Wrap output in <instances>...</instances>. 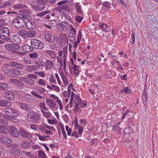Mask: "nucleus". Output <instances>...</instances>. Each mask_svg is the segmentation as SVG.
Returning a JSON list of instances; mask_svg holds the SVG:
<instances>
[{"label":"nucleus","mask_w":158,"mask_h":158,"mask_svg":"<svg viewBox=\"0 0 158 158\" xmlns=\"http://www.w3.org/2000/svg\"><path fill=\"white\" fill-rule=\"evenodd\" d=\"M5 114L3 115L4 118L12 122H16L18 121L15 117H18L19 114L15 109L7 108L4 109Z\"/></svg>","instance_id":"nucleus-1"},{"label":"nucleus","mask_w":158,"mask_h":158,"mask_svg":"<svg viewBox=\"0 0 158 158\" xmlns=\"http://www.w3.org/2000/svg\"><path fill=\"white\" fill-rule=\"evenodd\" d=\"M48 3L47 0H35L31 3L32 9L37 11L43 10L45 5Z\"/></svg>","instance_id":"nucleus-2"},{"label":"nucleus","mask_w":158,"mask_h":158,"mask_svg":"<svg viewBox=\"0 0 158 158\" xmlns=\"http://www.w3.org/2000/svg\"><path fill=\"white\" fill-rule=\"evenodd\" d=\"M0 37L5 41L10 42L11 39L10 37V31L7 28L4 27L0 30Z\"/></svg>","instance_id":"nucleus-3"},{"label":"nucleus","mask_w":158,"mask_h":158,"mask_svg":"<svg viewBox=\"0 0 158 158\" xmlns=\"http://www.w3.org/2000/svg\"><path fill=\"white\" fill-rule=\"evenodd\" d=\"M27 118L30 122L37 123L40 119V115L35 112L30 113L27 116Z\"/></svg>","instance_id":"nucleus-4"},{"label":"nucleus","mask_w":158,"mask_h":158,"mask_svg":"<svg viewBox=\"0 0 158 158\" xmlns=\"http://www.w3.org/2000/svg\"><path fill=\"white\" fill-rule=\"evenodd\" d=\"M6 49L12 52L16 53L17 51L19 50L20 47V45L17 44H6L5 45Z\"/></svg>","instance_id":"nucleus-5"},{"label":"nucleus","mask_w":158,"mask_h":158,"mask_svg":"<svg viewBox=\"0 0 158 158\" xmlns=\"http://www.w3.org/2000/svg\"><path fill=\"white\" fill-rule=\"evenodd\" d=\"M31 44L33 48L40 49H43L44 47L43 43L36 39H31Z\"/></svg>","instance_id":"nucleus-6"},{"label":"nucleus","mask_w":158,"mask_h":158,"mask_svg":"<svg viewBox=\"0 0 158 158\" xmlns=\"http://www.w3.org/2000/svg\"><path fill=\"white\" fill-rule=\"evenodd\" d=\"M25 20H23V19L19 18L15 19L12 24L13 26L17 28H20L23 27L25 25Z\"/></svg>","instance_id":"nucleus-7"},{"label":"nucleus","mask_w":158,"mask_h":158,"mask_svg":"<svg viewBox=\"0 0 158 158\" xmlns=\"http://www.w3.org/2000/svg\"><path fill=\"white\" fill-rule=\"evenodd\" d=\"M7 76L13 77H16L18 76L21 75L20 70L16 69H10Z\"/></svg>","instance_id":"nucleus-8"},{"label":"nucleus","mask_w":158,"mask_h":158,"mask_svg":"<svg viewBox=\"0 0 158 158\" xmlns=\"http://www.w3.org/2000/svg\"><path fill=\"white\" fill-rule=\"evenodd\" d=\"M9 132L12 136L17 137L19 136V132L17 129L15 127L11 126L9 128Z\"/></svg>","instance_id":"nucleus-9"},{"label":"nucleus","mask_w":158,"mask_h":158,"mask_svg":"<svg viewBox=\"0 0 158 158\" xmlns=\"http://www.w3.org/2000/svg\"><path fill=\"white\" fill-rule=\"evenodd\" d=\"M19 134L21 136L28 139H30L31 137V133L23 128H21L19 129Z\"/></svg>","instance_id":"nucleus-10"},{"label":"nucleus","mask_w":158,"mask_h":158,"mask_svg":"<svg viewBox=\"0 0 158 158\" xmlns=\"http://www.w3.org/2000/svg\"><path fill=\"white\" fill-rule=\"evenodd\" d=\"M47 103H48V106L51 108L53 109L55 108L56 106L57 108L58 106L56 103L54 101L51 99L47 98L46 100Z\"/></svg>","instance_id":"nucleus-11"},{"label":"nucleus","mask_w":158,"mask_h":158,"mask_svg":"<svg viewBox=\"0 0 158 158\" xmlns=\"http://www.w3.org/2000/svg\"><path fill=\"white\" fill-rule=\"evenodd\" d=\"M4 95V96L9 100H12L15 98L14 93L10 91L5 92Z\"/></svg>","instance_id":"nucleus-12"},{"label":"nucleus","mask_w":158,"mask_h":158,"mask_svg":"<svg viewBox=\"0 0 158 158\" xmlns=\"http://www.w3.org/2000/svg\"><path fill=\"white\" fill-rule=\"evenodd\" d=\"M45 39L50 43H52L55 41V38L53 35L50 33H47L45 35Z\"/></svg>","instance_id":"nucleus-13"},{"label":"nucleus","mask_w":158,"mask_h":158,"mask_svg":"<svg viewBox=\"0 0 158 158\" xmlns=\"http://www.w3.org/2000/svg\"><path fill=\"white\" fill-rule=\"evenodd\" d=\"M25 22L27 27L28 29H33L36 27V23L32 21L28 20Z\"/></svg>","instance_id":"nucleus-14"},{"label":"nucleus","mask_w":158,"mask_h":158,"mask_svg":"<svg viewBox=\"0 0 158 158\" xmlns=\"http://www.w3.org/2000/svg\"><path fill=\"white\" fill-rule=\"evenodd\" d=\"M10 65L11 67L13 68L19 69H22L23 67V64L15 61L10 62Z\"/></svg>","instance_id":"nucleus-15"},{"label":"nucleus","mask_w":158,"mask_h":158,"mask_svg":"<svg viewBox=\"0 0 158 158\" xmlns=\"http://www.w3.org/2000/svg\"><path fill=\"white\" fill-rule=\"evenodd\" d=\"M21 50L23 52H29L33 51V49L31 47L27 44L24 45H23L21 48Z\"/></svg>","instance_id":"nucleus-16"},{"label":"nucleus","mask_w":158,"mask_h":158,"mask_svg":"<svg viewBox=\"0 0 158 158\" xmlns=\"http://www.w3.org/2000/svg\"><path fill=\"white\" fill-rule=\"evenodd\" d=\"M26 39L33 37L36 34V31L33 30H30L28 31H26Z\"/></svg>","instance_id":"nucleus-17"},{"label":"nucleus","mask_w":158,"mask_h":158,"mask_svg":"<svg viewBox=\"0 0 158 158\" xmlns=\"http://www.w3.org/2000/svg\"><path fill=\"white\" fill-rule=\"evenodd\" d=\"M12 140L9 138L6 137H2L0 138V142L3 144L10 143H11Z\"/></svg>","instance_id":"nucleus-18"},{"label":"nucleus","mask_w":158,"mask_h":158,"mask_svg":"<svg viewBox=\"0 0 158 158\" xmlns=\"http://www.w3.org/2000/svg\"><path fill=\"white\" fill-rule=\"evenodd\" d=\"M11 105L10 102L9 101L6 100H0V106L9 107Z\"/></svg>","instance_id":"nucleus-19"},{"label":"nucleus","mask_w":158,"mask_h":158,"mask_svg":"<svg viewBox=\"0 0 158 158\" xmlns=\"http://www.w3.org/2000/svg\"><path fill=\"white\" fill-rule=\"evenodd\" d=\"M10 126H1L0 127V133L2 134H6L9 132Z\"/></svg>","instance_id":"nucleus-20"},{"label":"nucleus","mask_w":158,"mask_h":158,"mask_svg":"<svg viewBox=\"0 0 158 158\" xmlns=\"http://www.w3.org/2000/svg\"><path fill=\"white\" fill-rule=\"evenodd\" d=\"M25 7H26L25 5H22V4H17L15 5L14 7L13 8L14 9H21L19 10V11H23V12H25L26 11L27 12V13L28 12H29V11L28 10H27V11H23V8ZM23 10H24L23 9Z\"/></svg>","instance_id":"nucleus-21"},{"label":"nucleus","mask_w":158,"mask_h":158,"mask_svg":"<svg viewBox=\"0 0 158 158\" xmlns=\"http://www.w3.org/2000/svg\"><path fill=\"white\" fill-rule=\"evenodd\" d=\"M19 18H21V19H23V20H27L28 21L31 20L32 19V17L30 15L25 14L22 15L20 14Z\"/></svg>","instance_id":"nucleus-22"},{"label":"nucleus","mask_w":158,"mask_h":158,"mask_svg":"<svg viewBox=\"0 0 158 158\" xmlns=\"http://www.w3.org/2000/svg\"><path fill=\"white\" fill-rule=\"evenodd\" d=\"M75 5L77 12L80 15H82L83 12L81 10V6L79 4V3H75Z\"/></svg>","instance_id":"nucleus-23"},{"label":"nucleus","mask_w":158,"mask_h":158,"mask_svg":"<svg viewBox=\"0 0 158 158\" xmlns=\"http://www.w3.org/2000/svg\"><path fill=\"white\" fill-rule=\"evenodd\" d=\"M19 104L21 108L25 109L27 111H28L31 109L30 106L27 104L19 102Z\"/></svg>","instance_id":"nucleus-24"},{"label":"nucleus","mask_w":158,"mask_h":158,"mask_svg":"<svg viewBox=\"0 0 158 158\" xmlns=\"http://www.w3.org/2000/svg\"><path fill=\"white\" fill-rule=\"evenodd\" d=\"M8 85L5 83H0V90H7L9 89Z\"/></svg>","instance_id":"nucleus-25"},{"label":"nucleus","mask_w":158,"mask_h":158,"mask_svg":"<svg viewBox=\"0 0 158 158\" xmlns=\"http://www.w3.org/2000/svg\"><path fill=\"white\" fill-rule=\"evenodd\" d=\"M60 76L62 78L64 84L65 85H67L69 84L68 79L66 76L64 74L63 72L60 74Z\"/></svg>","instance_id":"nucleus-26"},{"label":"nucleus","mask_w":158,"mask_h":158,"mask_svg":"<svg viewBox=\"0 0 158 158\" xmlns=\"http://www.w3.org/2000/svg\"><path fill=\"white\" fill-rule=\"evenodd\" d=\"M22 146L26 149L29 148L31 145V143L28 141H23L21 142Z\"/></svg>","instance_id":"nucleus-27"},{"label":"nucleus","mask_w":158,"mask_h":158,"mask_svg":"<svg viewBox=\"0 0 158 158\" xmlns=\"http://www.w3.org/2000/svg\"><path fill=\"white\" fill-rule=\"evenodd\" d=\"M30 65H27V68L30 69L31 70L33 71L39 69V65H31V63H30Z\"/></svg>","instance_id":"nucleus-28"},{"label":"nucleus","mask_w":158,"mask_h":158,"mask_svg":"<svg viewBox=\"0 0 158 158\" xmlns=\"http://www.w3.org/2000/svg\"><path fill=\"white\" fill-rule=\"evenodd\" d=\"M25 97L26 100L32 103L34 101V98L31 95L26 94L25 95Z\"/></svg>","instance_id":"nucleus-29"},{"label":"nucleus","mask_w":158,"mask_h":158,"mask_svg":"<svg viewBox=\"0 0 158 158\" xmlns=\"http://www.w3.org/2000/svg\"><path fill=\"white\" fill-rule=\"evenodd\" d=\"M99 27L102 31H104L105 32H107L108 30H106V29H107L108 27L107 25L105 23H101L99 25Z\"/></svg>","instance_id":"nucleus-30"},{"label":"nucleus","mask_w":158,"mask_h":158,"mask_svg":"<svg viewBox=\"0 0 158 158\" xmlns=\"http://www.w3.org/2000/svg\"><path fill=\"white\" fill-rule=\"evenodd\" d=\"M26 31L25 30H21L18 32L19 34L24 39H26Z\"/></svg>","instance_id":"nucleus-31"},{"label":"nucleus","mask_w":158,"mask_h":158,"mask_svg":"<svg viewBox=\"0 0 158 158\" xmlns=\"http://www.w3.org/2000/svg\"><path fill=\"white\" fill-rule=\"evenodd\" d=\"M53 65L54 64L52 62V61L49 60H46V66H47V69H50L51 68Z\"/></svg>","instance_id":"nucleus-32"},{"label":"nucleus","mask_w":158,"mask_h":158,"mask_svg":"<svg viewBox=\"0 0 158 158\" xmlns=\"http://www.w3.org/2000/svg\"><path fill=\"white\" fill-rule=\"evenodd\" d=\"M120 91L122 93L124 92L126 94H128L130 93L131 90L128 87H126L124 88V89H121Z\"/></svg>","instance_id":"nucleus-33"},{"label":"nucleus","mask_w":158,"mask_h":158,"mask_svg":"<svg viewBox=\"0 0 158 158\" xmlns=\"http://www.w3.org/2000/svg\"><path fill=\"white\" fill-rule=\"evenodd\" d=\"M102 5L107 9H110L111 7V4L107 1L103 2Z\"/></svg>","instance_id":"nucleus-34"},{"label":"nucleus","mask_w":158,"mask_h":158,"mask_svg":"<svg viewBox=\"0 0 158 158\" xmlns=\"http://www.w3.org/2000/svg\"><path fill=\"white\" fill-rule=\"evenodd\" d=\"M38 156L40 158H45L46 157V154L41 150L39 151Z\"/></svg>","instance_id":"nucleus-35"},{"label":"nucleus","mask_w":158,"mask_h":158,"mask_svg":"<svg viewBox=\"0 0 158 158\" xmlns=\"http://www.w3.org/2000/svg\"><path fill=\"white\" fill-rule=\"evenodd\" d=\"M6 118H0V123L2 124L6 125L8 124V119H6Z\"/></svg>","instance_id":"nucleus-36"},{"label":"nucleus","mask_w":158,"mask_h":158,"mask_svg":"<svg viewBox=\"0 0 158 158\" xmlns=\"http://www.w3.org/2000/svg\"><path fill=\"white\" fill-rule=\"evenodd\" d=\"M79 105L81 106V108H83L86 106L87 105V103L85 101H82L81 100L78 102Z\"/></svg>","instance_id":"nucleus-37"},{"label":"nucleus","mask_w":158,"mask_h":158,"mask_svg":"<svg viewBox=\"0 0 158 158\" xmlns=\"http://www.w3.org/2000/svg\"><path fill=\"white\" fill-rule=\"evenodd\" d=\"M13 3L12 2H6L4 3L2 5H0V8H5L6 6H8L11 5Z\"/></svg>","instance_id":"nucleus-38"},{"label":"nucleus","mask_w":158,"mask_h":158,"mask_svg":"<svg viewBox=\"0 0 158 158\" xmlns=\"http://www.w3.org/2000/svg\"><path fill=\"white\" fill-rule=\"evenodd\" d=\"M41 111L44 115L46 118L50 117L51 116V114L50 113H49L42 110H41Z\"/></svg>","instance_id":"nucleus-39"},{"label":"nucleus","mask_w":158,"mask_h":158,"mask_svg":"<svg viewBox=\"0 0 158 158\" xmlns=\"http://www.w3.org/2000/svg\"><path fill=\"white\" fill-rule=\"evenodd\" d=\"M37 91L39 93H43L46 90L44 88H42L41 87H38L37 88Z\"/></svg>","instance_id":"nucleus-40"},{"label":"nucleus","mask_w":158,"mask_h":158,"mask_svg":"<svg viewBox=\"0 0 158 158\" xmlns=\"http://www.w3.org/2000/svg\"><path fill=\"white\" fill-rule=\"evenodd\" d=\"M68 35L69 38V40L73 44L75 42V36H73L71 33L68 34Z\"/></svg>","instance_id":"nucleus-41"},{"label":"nucleus","mask_w":158,"mask_h":158,"mask_svg":"<svg viewBox=\"0 0 158 158\" xmlns=\"http://www.w3.org/2000/svg\"><path fill=\"white\" fill-rule=\"evenodd\" d=\"M69 22L67 21L63 22L62 23H58V25L61 27H65L67 25H69Z\"/></svg>","instance_id":"nucleus-42"},{"label":"nucleus","mask_w":158,"mask_h":158,"mask_svg":"<svg viewBox=\"0 0 158 158\" xmlns=\"http://www.w3.org/2000/svg\"><path fill=\"white\" fill-rule=\"evenodd\" d=\"M48 13V11L47 10H45L43 11L42 12H39L37 14V15L38 16L42 17L44 15H45Z\"/></svg>","instance_id":"nucleus-43"},{"label":"nucleus","mask_w":158,"mask_h":158,"mask_svg":"<svg viewBox=\"0 0 158 158\" xmlns=\"http://www.w3.org/2000/svg\"><path fill=\"white\" fill-rule=\"evenodd\" d=\"M30 58L32 59H35L38 57V55L36 52H34L29 54Z\"/></svg>","instance_id":"nucleus-44"},{"label":"nucleus","mask_w":158,"mask_h":158,"mask_svg":"<svg viewBox=\"0 0 158 158\" xmlns=\"http://www.w3.org/2000/svg\"><path fill=\"white\" fill-rule=\"evenodd\" d=\"M71 28H70L69 30L72 32H69L68 34H70V33L72 34V35L73 36H75V34H76V31L75 29L72 27V26L71 25Z\"/></svg>","instance_id":"nucleus-45"},{"label":"nucleus","mask_w":158,"mask_h":158,"mask_svg":"<svg viewBox=\"0 0 158 158\" xmlns=\"http://www.w3.org/2000/svg\"><path fill=\"white\" fill-rule=\"evenodd\" d=\"M40 107L43 109L45 110H48V109L46 108V105L44 102L40 103Z\"/></svg>","instance_id":"nucleus-46"},{"label":"nucleus","mask_w":158,"mask_h":158,"mask_svg":"<svg viewBox=\"0 0 158 158\" xmlns=\"http://www.w3.org/2000/svg\"><path fill=\"white\" fill-rule=\"evenodd\" d=\"M10 69L6 67H3L2 68V71L7 75L8 72L9 71Z\"/></svg>","instance_id":"nucleus-47"},{"label":"nucleus","mask_w":158,"mask_h":158,"mask_svg":"<svg viewBox=\"0 0 158 158\" xmlns=\"http://www.w3.org/2000/svg\"><path fill=\"white\" fill-rule=\"evenodd\" d=\"M74 103L75 105L74 106L75 108L74 109V110L75 113H76L79 110L80 108L78 106L79 104H78L76 102H74Z\"/></svg>","instance_id":"nucleus-48"},{"label":"nucleus","mask_w":158,"mask_h":158,"mask_svg":"<svg viewBox=\"0 0 158 158\" xmlns=\"http://www.w3.org/2000/svg\"><path fill=\"white\" fill-rule=\"evenodd\" d=\"M63 10L68 11L69 10V6L66 4H64L61 6Z\"/></svg>","instance_id":"nucleus-49"},{"label":"nucleus","mask_w":158,"mask_h":158,"mask_svg":"<svg viewBox=\"0 0 158 158\" xmlns=\"http://www.w3.org/2000/svg\"><path fill=\"white\" fill-rule=\"evenodd\" d=\"M20 80L23 81L29 84V78H26V77H21L20 78Z\"/></svg>","instance_id":"nucleus-50"},{"label":"nucleus","mask_w":158,"mask_h":158,"mask_svg":"<svg viewBox=\"0 0 158 158\" xmlns=\"http://www.w3.org/2000/svg\"><path fill=\"white\" fill-rule=\"evenodd\" d=\"M83 19V17L79 15H77L75 17L76 20L78 23H80Z\"/></svg>","instance_id":"nucleus-51"},{"label":"nucleus","mask_w":158,"mask_h":158,"mask_svg":"<svg viewBox=\"0 0 158 158\" xmlns=\"http://www.w3.org/2000/svg\"><path fill=\"white\" fill-rule=\"evenodd\" d=\"M78 129V133L79 134L81 135L84 131V127L81 126H80Z\"/></svg>","instance_id":"nucleus-52"},{"label":"nucleus","mask_w":158,"mask_h":158,"mask_svg":"<svg viewBox=\"0 0 158 158\" xmlns=\"http://www.w3.org/2000/svg\"><path fill=\"white\" fill-rule=\"evenodd\" d=\"M61 129L62 131V132L63 135L64 137L66 139H67V135H66V133L65 131H64V128L62 127H61Z\"/></svg>","instance_id":"nucleus-53"},{"label":"nucleus","mask_w":158,"mask_h":158,"mask_svg":"<svg viewBox=\"0 0 158 158\" xmlns=\"http://www.w3.org/2000/svg\"><path fill=\"white\" fill-rule=\"evenodd\" d=\"M68 2V0H64L63 1H60L57 3L58 6H60Z\"/></svg>","instance_id":"nucleus-54"},{"label":"nucleus","mask_w":158,"mask_h":158,"mask_svg":"<svg viewBox=\"0 0 158 158\" xmlns=\"http://www.w3.org/2000/svg\"><path fill=\"white\" fill-rule=\"evenodd\" d=\"M80 123L84 126H85L87 124L86 121L84 119H81L79 120Z\"/></svg>","instance_id":"nucleus-55"},{"label":"nucleus","mask_w":158,"mask_h":158,"mask_svg":"<svg viewBox=\"0 0 158 158\" xmlns=\"http://www.w3.org/2000/svg\"><path fill=\"white\" fill-rule=\"evenodd\" d=\"M148 96V95L147 94V90L145 89H144V90L143 92V98H145V99H146L147 98V97Z\"/></svg>","instance_id":"nucleus-56"},{"label":"nucleus","mask_w":158,"mask_h":158,"mask_svg":"<svg viewBox=\"0 0 158 158\" xmlns=\"http://www.w3.org/2000/svg\"><path fill=\"white\" fill-rule=\"evenodd\" d=\"M38 136L39 137V139L42 141H44L45 140H47V139L46 138V136H41L39 135H38Z\"/></svg>","instance_id":"nucleus-57"},{"label":"nucleus","mask_w":158,"mask_h":158,"mask_svg":"<svg viewBox=\"0 0 158 158\" xmlns=\"http://www.w3.org/2000/svg\"><path fill=\"white\" fill-rule=\"evenodd\" d=\"M51 85L55 90H56L58 92H59L60 91V88L58 86L52 84Z\"/></svg>","instance_id":"nucleus-58"},{"label":"nucleus","mask_w":158,"mask_h":158,"mask_svg":"<svg viewBox=\"0 0 158 158\" xmlns=\"http://www.w3.org/2000/svg\"><path fill=\"white\" fill-rule=\"evenodd\" d=\"M27 76L30 78L33 79H36L37 77L36 75L32 74H30L28 75Z\"/></svg>","instance_id":"nucleus-59"},{"label":"nucleus","mask_w":158,"mask_h":158,"mask_svg":"<svg viewBox=\"0 0 158 158\" xmlns=\"http://www.w3.org/2000/svg\"><path fill=\"white\" fill-rule=\"evenodd\" d=\"M52 22H50L49 23V25H47L46 24H45L44 25V26L48 28L49 29H51V27H52Z\"/></svg>","instance_id":"nucleus-60"},{"label":"nucleus","mask_w":158,"mask_h":158,"mask_svg":"<svg viewBox=\"0 0 158 158\" xmlns=\"http://www.w3.org/2000/svg\"><path fill=\"white\" fill-rule=\"evenodd\" d=\"M48 121L49 123L51 124H55L56 122L55 120L54 119H52V120L48 119Z\"/></svg>","instance_id":"nucleus-61"},{"label":"nucleus","mask_w":158,"mask_h":158,"mask_svg":"<svg viewBox=\"0 0 158 158\" xmlns=\"http://www.w3.org/2000/svg\"><path fill=\"white\" fill-rule=\"evenodd\" d=\"M39 84L41 85H45V83L43 79H40L38 81Z\"/></svg>","instance_id":"nucleus-62"},{"label":"nucleus","mask_w":158,"mask_h":158,"mask_svg":"<svg viewBox=\"0 0 158 158\" xmlns=\"http://www.w3.org/2000/svg\"><path fill=\"white\" fill-rule=\"evenodd\" d=\"M132 40V43L134 44L135 41V35L134 32H132L131 34V38Z\"/></svg>","instance_id":"nucleus-63"},{"label":"nucleus","mask_w":158,"mask_h":158,"mask_svg":"<svg viewBox=\"0 0 158 158\" xmlns=\"http://www.w3.org/2000/svg\"><path fill=\"white\" fill-rule=\"evenodd\" d=\"M75 98L78 102H79L81 100L78 94H76L75 95Z\"/></svg>","instance_id":"nucleus-64"}]
</instances>
